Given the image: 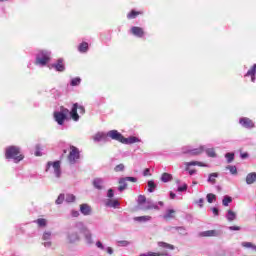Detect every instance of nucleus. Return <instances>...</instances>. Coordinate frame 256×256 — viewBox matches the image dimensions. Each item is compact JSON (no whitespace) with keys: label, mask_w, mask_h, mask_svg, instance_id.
<instances>
[{"label":"nucleus","mask_w":256,"mask_h":256,"mask_svg":"<svg viewBox=\"0 0 256 256\" xmlns=\"http://www.w3.org/2000/svg\"><path fill=\"white\" fill-rule=\"evenodd\" d=\"M5 157L6 159H13L15 163H19V161H23L25 158L17 146L8 147L5 152Z\"/></svg>","instance_id":"f257e3e1"},{"label":"nucleus","mask_w":256,"mask_h":256,"mask_svg":"<svg viewBox=\"0 0 256 256\" xmlns=\"http://www.w3.org/2000/svg\"><path fill=\"white\" fill-rule=\"evenodd\" d=\"M70 113L71 112H69V109L61 107L60 111L54 112L53 116L58 125H63V123H65V120L67 119V115H69Z\"/></svg>","instance_id":"f03ea898"},{"label":"nucleus","mask_w":256,"mask_h":256,"mask_svg":"<svg viewBox=\"0 0 256 256\" xmlns=\"http://www.w3.org/2000/svg\"><path fill=\"white\" fill-rule=\"evenodd\" d=\"M77 110L79 111L80 115H85V106H82L78 103H74L72 105V109L70 111V117L72 121H79V113H77Z\"/></svg>","instance_id":"7ed1b4c3"},{"label":"nucleus","mask_w":256,"mask_h":256,"mask_svg":"<svg viewBox=\"0 0 256 256\" xmlns=\"http://www.w3.org/2000/svg\"><path fill=\"white\" fill-rule=\"evenodd\" d=\"M81 157L80 152H79V148L71 145L70 146V152L68 154V161L69 163H71V165H74V163H77V161H79V158Z\"/></svg>","instance_id":"20e7f679"},{"label":"nucleus","mask_w":256,"mask_h":256,"mask_svg":"<svg viewBox=\"0 0 256 256\" xmlns=\"http://www.w3.org/2000/svg\"><path fill=\"white\" fill-rule=\"evenodd\" d=\"M51 60V53L41 50L40 56L36 57V64L45 66Z\"/></svg>","instance_id":"39448f33"},{"label":"nucleus","mask_w":256,"mask_h":256,"mask_svg":"<svg viewBox=\"0 0 256 256\" xmlns=\"http://www.w3.org/2000/svg\"><path fill=\"white\" fill-rule=\"evenodd\" d=\"M127 181H131V183H137V178L125 177V178L120 179L118 191H125V189H127Z\"/></svg>","instance_id":"423d86ee"},{"label":"nucleus","mask_w":256,"mask_h":256,"mask_svg":"<svg viewBox=\"0 0 256 256\" xmlns=\"http://www.w3.org/2000/svg\"><path fill=\"white\" fill-rule=\"evenodd\" d=\"M51 166H53L56 177H61V162L60 161L48 162L46 171H49Z\"/></svg>","instance_id":"0eeeda50"},{"label":"nucleus","mask_w":256,"mask_h":256,"mask_svg":"<svg viewBox=\"0 0 256 256\" xmlns=\"http://www.w3.org/2000/svg\"><path fill=\"white\" fill-rule=\"evenodd\" d=\"M108 137H110V139H113L114 141H119V143H123L125 137L123 136V134L119 133V131L117 130H111L108 132Z\"/></svg>","instance_id":"6e6552de"},{"label":"nucleus","mask_w":256,"mask_h":256,"mask_svg":"<svg viewBox=\"0 0 256 256\" xmlns=\"http://www.w3.org/2000/svg\"><path fill=\"white\" fill-rule=\"evenodd\" d=\"M239 123H240V125H242V127H245L246 129H253V127H255L253 120H251L247 117L241 118L239 120Z\"/></svg>","instance_id":"1a4fd4ad"},{"label":"nucleus","mask_w":256,"mask_h":256,"mask_svg":"<svg viewBox=\"0 0 256 256\" xmlns=\"http://www.w3.org/2000/svg\"><path fill=\"white\" fill-rule=\"evenodd\" d=\"M203 151H205V147L204 146H199L196 149H191L188 151H182L183 155H201V153H203Z\"/></svg>","instance_id":"9d476101"},{"label":"nucleus","mask_w":256,"mask_h":256,"mask_svg":"<svg viewBox=\"0 0 256 256\" xmlns=\"http://www.w3.org/2000/svg\"><path fill=\"white\" fill-rule=\"evenodd\" d=\"M131 33L132 35H135V37H140V38L145 35V31L143 30V28L138 26H133L131 28Z\"/></svg>","instance_id":"9b49d317"},{"label":"nucleus","mask_w":256,"mask_h":256,"mask_svg":"<svg viewBox=\"0 0 256 256\" xmlns=\"http://www.w3.org/2000/svg\"><path fill=\"white\" fill-rule=\"evenodd\" d=\"M91 206H89V204H81L80 205V213H82V215H91Z\"/></svg>","instance_id":"f8f14e48"},{"label":"nucleus","mask_w":256,"mask_h":256,"mask_svg":"<svg viewBox=\"0 0 256 256\" xmlns=\"http://www.w3.org/2000/svg\"><path fill=\"white\" fill-rule=\"evenodd\" d=\"M52 67H54V69L59 72L65 71V64L63 63V59H58L57 63L53 64Z\"/></svg>","instance_id":"ddd939ff"},{"label":"nucleus","mask_w":256,"mask_h":256,"mask_svg":"<svg viewBox=\"0 0 256 256\" xmlns=\"http://www.w3.org/2000/svg\"><path fill=\"white\" fill-rule=\"evenodd\" d=\"M139 141H141V140H139V138H137L135 136H131L129 138H124L122 143L124 145H133V143H139Z\"/></svg>","instance_id":"4468645a"},{"label":"nucleus","mask_w":256,"mask_h":256,"mask_svg":"<svg viewBox=\"0 0 256 256\" xmlns=\"http://www.w3.org/2000/svg\"><path fill=\"white\" fill-rule=\"evenodd\" d=\"M200 237H217V230H207L204 232H200Z\"/></svg>","instance_id":"2eb2a0df"},{"label":"nucleus","mask_w":256,"mask_h":256,"mask_svg":"<svg viewBox=\"0 0 256 256\" xmlns=\"http://www.w3.org/2000/svg\"><path fill=\"white\" fill-rule=\"evenodd\" d=\"M255 181H256V173L255 172H251L246 176L247 185H253V183H255Z\"/></svg>","instance_id":"dca6fc26"},{"label":"nucleus","mask_w":256,"mask_h":256,"mask_svg":"<svg viewBox=\"0 0 256 256\" xmlns=\"http://www.w3.org/2000/svg\"><path fill=\"white\" fill-rule=\"evenodd\" d=\"M106 207H113L114 209L119 207V200L108 199L105 202Z\"/></svg>","instance_id":"f3484780"},{"label":"nucleus","mask_w":256,"mask_h":256,"mask_svg":"<svg viewBox=\"0 0 256 256\" xmlns=\"http://www.w3.org/2000/svg\"><path fill=\"white\" fill-rule=\"evenodd\" d=\"M139 15H143V12L142 11L131 10L127 14V19H137V17H139Z\"/></svg>","instance_id":"a211bd4d"},{"label":"nucleus","mask_w":256,"mask_h":256,"mask_svg":"<svg viewBox=\"0 0 256 256\" xmlns=\"http://www.w3.org/2000/svg\"><path fill=\"white\" fill-rule=\"evenodd\" d=\"M78 51L80 53H87V51H89V43L87 42L80 43L78 46Z\"/></svg>","instance_id":"6ab92c4d"},{"label":"nucleus","mask_w":256,"mask_h":256,"mask_svg":"<svg viewBox=\"0 0 256 256\" xmlns=\"http://www.w3.org/2000/svg\"><path fill=\"white\" fill-rule=\"evenodd\" d=\"M255 73H256V64H254L251 69L248 70L245 77H251L252 81H255Z\"/></svg>","instance_id":"aec40b11"},{"label":"nucleus","mask_w":256,"mask_h":256,"mask_svg":"<svg viewBox=\"0 0 256 256\" xmlns=\"http://www.w3.org/2000/svg\"><path fill=\"white\" fill-rule=\"evenodd\" d=\"M93 186L95 187V189H103V179L101 178H95L93 180Z\"/></svg>","instance_id":"412c9836"},{"label":"nucleus","mask_w":256,"mask_h":256,"mask_svg":"<svg viewBox=\"0 0 256 256\" xmlns=\"http://www.w3.org/2000/svg\"><path fill=\"white\" fill-rule=\"evenodd\" d=\"M173 180V175L169 174V173H163L161 176V181L163 183H169V181Z\"/></svg>","instance_id":"4be33fe9"},{"label":"nucleus","mask_w":256,"mask_h":256,"mask_svg":"<svg viewBox=\"0 0 256 256\" xmlns=\"http://www.w3.org/2000/svg\"><path fill=\"white\" fill-rule=\"evenodd\" d=\"M68 240L70 243H75L79 241V234L77 232H73L70 235H68Z\"/></svg>","instance_id":"5701e85b"},{"label":"nucleus","mask_w":256,"mask_h":256,"mask_svg":"<svg viewBox=\"0 0 256 256\" xmlns=\"http://www.w3.org/2000/svg\"><path fill=\"white\" fill-rule=\"evenodd\" d=\"M217 177H219L218 173H211L208 177V183H211V185H215V183H217Z\"/></svg>","instance_id":"b1692460"},{"label":"nucleus","mask_w":256,"mask_h":256,"mask_svg":"<svg viewBox=\"0 0 256 256\" xmlns=\"http://www.w3.org/2000/svg\"><path fill=\"white\" fill-rule=\"evenodd\" d=\"M164 219H175V210H167L166 214L164 215Z\"/></svg>","instance_id":"393cba45"},{"label":"nucleus","mask_w":256,"mask_h":256,"mask_svg":"<svg viewBox=\"0 0 256 256\" xmlns=\"http://www.w3.org/2000/svg\"><path fill=\"white\" fill-rule=\"evenodd\" d=\"M226 218L229 221H235V219H237V214L235 212H233L232 210H228V214H227Z\"/></svg>","instance_id":"a878e982"},{"label":"nucleus","mask_w":256,"mask_h":256,"mask_svg":"<svg viewBox=\"0 0 256 256\" xmlns=\"http://www.w3.org/2000/svg\"><path fill=\"white\" fill-rule=\"evenodd\" d=\"M242 247H245L246 249H252L253 251H256V245L251 242H242Z\"/></svg>","instance_id":"bb28decb"},{"label":"nucleus","mask_w":256,"mask_h":256,"mask_svg":"<svg viewBox=\"0 0 256 256\" xmlns=\"http://www.w3.org/2000/svg\"><path fill=\"white\" fill-rule=\"evenodd\" d=\"M156 187H157V185L155 184V182L153 180L148 181V193H153V191H155Z\"/></svg>","instance_id":"cd10ccee"},{"label":"nucleus","mask_w":256,"mask_h":256,"mask_svg":"<svg viewBox=\"0 0 256 256\" xmlns=\"http://www.w3.org/2000/svg\"><path fill=\"white\" fill-rule=\"evenodd\" d=\"M38 227H47V219L40 218L36 220Z\"/></svg>","instance_id":"c85d7f7f"},{"label":"nucleus","mask_w":256,"mask_h":256,"mask_svg":"<svg viewBox=\"0 0 256 256\" xmlns=\"http://www.w3.org/2000/svg\"><path fill=\"white\" fill-rule=\"evenodd\" d=\"M134 221H139V222H145V221H151V216H139L135 217Z\"/></svg>","instance_id":"c756f323"},{"label":"nucleus","mask_w":256,"mask_h":256,"mask_svg":"<svg viewBox=\"0 0 256 256\" xmlns=\"http://www.w3.org/2000/svg\"><path fill=\"white\" fill-rule=\"evenodd\" d=\"M233 201V198H231V196H225L224 199L222 200V205H224V207H228L229 203H231Z\"/></svg>","instance_id":"7c9ffc66"},{"label":"nucleus","mask_w":256,"mask_h":256,"mask_svg":"<svg viewBox=\"0 0 256 256\" xmlns=\"http://www.w3.org/2000/svg\"><path fill=\"white\" fill-rule=\"evenodd\" d=\"M140 256H167V253L148 252L147 254H141Z\"/></svg>","instance_id":"2f4dec72"},{"label":"nucleus","mask_w":256,"mask_h":256,"mask_svg":"<svg viewBox=\"0 0 256 256\" xmlns=\"http://www.w3.org/2000/svg\"><path fill=\"white\" fill-rule=\"evenodd\" d=\"M105 139V133L99 132L94 135V141H103Z\"/></svg>","instance_id":"473e14b6"},{"label":"nucleus","mask_w":256,"mask_h":256,"mask_svg":"<svg viewBox=\"0 0 256 256\" xmlns=\"http://www.w3.org/2000/svg\"><path fill=\"white\" fill-rule=\"evenodd\" d=\"M207 201L208 203H213V201H217V196L213 193L207 194Z\"/></svg>","instance_id":"72a5a7b5"},{"label":"nucleus","mask_w":256,"mask_h":256,"mask_svg":"<svg viewBox=\"0 0 256 256\" xmlns=\"http://www.w3.org/2000/svg\"><path fill=\"white\" fill-rule=\"evenodd\" d=\"M225 157L227 159V163H233V161L235 160L234 153H226Z\"/></svg>","instance_id":"f704fd0d"},{"label":"nucleus","mask_w":256,"mask_h":256,"mask_svg":"<svg viewBox=\"0 0 256 256\" xmlns=\"http://www.w3.org/2000/svg\"><path fill=\"white\" fill-rule=\"evenodd\" d=\"M158 245H159V247H163L165 249H175V246H173L171 244H167L165 242H159Z\"/></svg>","instance_id":"c9c22d12"},{"label":"nucleus","mask_w":256,"mask_h":256,"mask_svg":"<svg viewBox=\"0 0 256 256\" xmlns=\"http://www.w3.org/2000/svg\"><path fill=\"white\" fill-rule=\"evenodd\" d=\"M115 173H120L121 171H125V165L124 164H118L114 167Z\"/></svg>","instance_id":"e433bc0d"},{"label":"nucleus","mask_w":256,"mask_h":256,"mask_svg":"<svg viewBox=\"0 0 256 256\" xmlns=\"http://www.w3.org/2000/svg\"><path fill=\"white\" fill-rule=\"evenodd\" d=\"M206 154L208 157H217V153L215 152V149L209 148L206 150Z\"/></svg>","instance_id":"4c0bfd02"},{"label":"nucleus","mask_w":256,"mask_h":256,"mask_svg":"<svg viewBox=\"0 0 256 256\" xmlns=\"http://www.w3.org/2000/svg\"><path fill=\"white\" fill-rule=\"evenodd\" d=\"M176 231H178L179 235H187V229L185 227H176Z\"/></svg>","instance_id":"58836bf2"},{"label":"nucleus","mask_w":256,"mask_h":256,"mask_svg":"<svg viewBox=\"0 0 256 256\" xmlns=\"http://www.w3.org/2000/svg\"><path fill=\"white\" fill-rule=\"evenodd\" d=\"M80 84H81V78H74L71 81L72 87H77V85H80Z\"/></svg>","instance_id":"ea45409f"},{"label":"nucleus","mask_w":256,"mask_h":256,"mask_svg":"<svg viewBox=\"0 0 256 256\" xmlns=\"http://www.w3.org/2000/svg\"><path fill=\"white\" fill-rule=\"evenodd\" d=\"M75 201V195L73 194H67L66 195V202L67 203H73Z\"/></svg>","instance_id":"a19ab883"},{"label":"nucleus","mask_w":256,"mask_h":256,"mask_svg":"<svg viewBox=\"0 0 256 256\" xmlns=\"http://www.w3.org/2000/svg\"><path fill=\"white\" fill-rule=\"evenodd\" d=\"M146 201H147V198L145 197V195L138 196V205H143V203H145Z\"/></svg>","instance_id":"79ce46f5"},{"label":"nucleus","mask_w":256,"mask_h":256,"mask_svg":"<svg viewBox=\"0 0 256 256\" xmlns=\"http://www.w3.org/2000/svg\"><path fill=\"white\" fill-rule=\"evenodd\" d=\"M226 169H228L232 175H237V167L236 166H227Z\"/></svg>","instance_id":"37998d69"},{"label":"nucleus","mask_w":256,"mask_h":256,"mask_svg":"<svg viewBox=\"0 0 256 256\" xmlns=\"http://www.w3.org/2000/svg\"><path fill=\"white\" fill-rule=\"evenodd\" d=\"M63 201H65V194H60L56 200V204L61 205V203H63Z\"/></svg>","instance_id":"c03bdc74"},{"label":"nucleus","mask_w":256,"mask_h":256,"mask_svg":"<svg viewBox=\"0 0 256 256\" xmlns=\"http://www.w3.org/2000/svg\"><path fill=\"white\" fill-rule=\"evenodd\" d=\"M43 239L44 241H48V239H51V232H44Z\"/></svg>","instance_id":"a18cd8bd"},{"label":"nucleus","mask_w":256,"mask_h":256,"mask_svg":"<svg viewBox=\"0 0 256 256\" xmlns=\"http://www.w3.org/2000/svg\"><path fill=\"white\" fill-rule=\"evenodd\" d=\"M114 196H115V193L113 192V189H109L107 193V198L113 199Z\"/></svg>","instance_id":"49530a36"},{"label":"nucleus","mask_w":256,"mask_h":256,"mask_svg":"<svg viewBox=\"0 0 256 256\" xmlns=\"http://www.w3.org/2000/svg\"><path fill=\"white\" fill-rule=\"evenodd\" d=\"M185 171H188L189 175H195L197 173V170L190 169L189 167H186Z\"/></svg>","instance_id":"de8ad7c7"},{"label":"nucleus","mask_w":256,"mask_h":256,"mask_svg":"<svg viewBox=\"0 0 256 256\" xmlns=\"http://www.w3.org/2000/svg\"><path fill=\"white\" fill-rule=\"evenodd\" d=\"M35 155L36 157H41V147L39 145L36 146Z\"/></svg>","instance_id":"09e8293b"},{"label":"nucleus","mask_w":256,"mask_h":256,"mask_svg":"<svg viewBox=\"0 0 256 256\" xmlns=\"http://www.w3.org/2000/svg\"><path fill=\"white\" fill-rule=\"evenodd\" d=\"M197 165V161H192V162H186L185 163V167H192Z\"/></svg>","instance_id":"8fccbe9b"},{"label":"nucleus","mask_w":256,"mask_h":256,"mask_svg":"<svg viewBox=\"0 0 256 256\" xmlns=\"http://www.w3.org/2000/svg\"><path fill=\"white\" fill-rule=\"evenodd\" d=\"M178 191L181 193L183 191H187V184H183L182 186L178 187Z\"/></svg>","instance_id":"3c124183"},{"label":"nucleus","mask_w":256,"mask_h":256,"mask_svg":"<svg viewBox=\"0 0 256 256\" xmlns=\"http://www.w3.org/2000/svg\"><path fill=\"white\" fill-rule=\"evenodd\" d=\"M143 175H144V177H151V173H150L149 168H146V169L144 170Z\"/></svg>","instance_id":"603ef678"},{"label":"nucleus","mask_w":256,"mask_h":256,"mask_svg":"<svg viewBox=\"0 0 256 256\" xmlns=\"http://www.w3.org/2000/svg\"><path fill=\"white\" fill-rule=\"evenodd\" d=\"M85 237H86L87 243H89V244L93 243V239L91 238V234H86Z\"/></svg>","instance_id":"864d4df0"},{"label":"nucleus","mask_w":256,"mask_h":256,"mask_svg":"<svg viewBox=\"0 0 256 256\" xmlns=\"http://www.w3.org/2000/svg\"><path fill=\"white\" fill-rule=\"evenodd\" d=\"M229 229L230 231H241V227L239 226H230Z\"/></svg>","instance_id":"5fc2aeb1"},{"label":"nucleus","mask_w":256,"mask_h":256,"mask_svg":"<svg viewBox=\"0 0 256 256\" xmlns=\"http://www.w3.org/2000/svg\"><path fill=\"white\" fill-rule=\"evenodd\" d=\"M205 203V200L203 198H200L198 201H197V204L199 205V207H203V204Z\"/></svg>","instance_id":"6e6d98bb"},{"label":"nucleus","mask_w":256,"mask_h":256,"mask_svg":"<svg viewBox=\"0 0 256 256\" xmlns=\"http://www.w3.org/2000/svg\"><path fill=\"white\" fill-rule=\"evenodd\" d=\"M212 212H213V214L216 215V216L219 215V209H218V208H215V207L212 208Z\"/></svg>","instance_id":"4d7b16f0"},{"label":"nucleus","mask_w":256,"mask_h":256,"mask_svg":"<svg viewBox=\"0 0 256 256\" xmlns=\"http://www.w3.org/2000/svg\"><path fill=\"white\" fill-rule=\"evenodd\" d=\"M72 217H79V211L73 210Z\"/></svg>","instance_id":"13d9d810"},{"label":"nucleus","mask_w":256,"mask_h":256,"mask_svg":"<svg viewBox=\"0 0 256 256\" xmlns=\"http://www.w3.org/2000/svg\"><path fill=\"white\" fill-rule=\"evenodd\" d=\"M96 246H97L99 249H104L103 243H101V241H98V242L96 243Z\"/></svg>","instance_id":"bf43d9fd"},{"label":"nucleus","mask_w":256,"mask_h":256,"mask_svg":"<svg viewBox=\"0 0 256 256\" xmlns=\"http://www.w3.org/2000/svg\"><path fill=\"white\" fill-rule=\"evenodd\" d=\"M196 165H198V167H207V164H204L203 162H199V161H197Z\"/></svg>","instance_id":"052dcab7"},{"label":"nucleus","mask_w":256,"mask_h":256,"mask_svg":"<svg viewBox=\"0 0 256 256\" xmlns=\"http://www.w3.org/2000/svg\"><path fill=\"white\" fill-rule=\"evenodd\" d=\"M107 253H108L109 255H113V248L108 247V248H107Z\"/></svg>","instance_id":"680f3d73"},{"label":"nucleus","mask_w":256,"mask_h":256,"mask_svg":"<svg viewBox=\"0 0 256 256\" xmlns=\"http://www.w3.org/2000/svg\"><path fill=\"white\" fill-rule=\"evenodd\" d=\"M247 157H249V154H248V153H242V154H241V158H242V159H247Z\"/></svg>","instance_id":"e2e57ef3"},{"label":"nucleus","mask_w":256,"mask_h":256,"mask_svg":"<svg viewBox=\"0 0 256 256\" xmlns=\"http://www.w3.org/2000/svg\"><path fill=\"white\" fill-rule=\"evenodd\" d=\"M175 197H177V195L175 193H173V192H170V198L171 199H175Z\"/></svg>","instance_id":"0e129e2a"},{"label":"nucleus","mask_w":256,"mask_h":256,"mask_svg":"<svg viewBox=\"0 0 256 256\" xmlns=\"http://www.w3.org/2000/svg\"><path fill=\"white\" fill-rule=\"evenodd\" d=\"M44 246H45V247H51V242H46V243H44Z\"/></svg>","instance_id":"69168bd1"},{"label":"nucleus","mask_w":256,"mask_h":256,"mask_svg":"<svg viewBox=\"0 0 256 256\" xmlns=\"http://www.w3.org/2000/svg\"><path fill=\"white\" fill-rule=\"evenodd\" d=\"M183 151H191V149H185V148H182Z\"/></svg>","instance_id":"338daca9"},{"label":"nucleus","mask_w":256,"mask_h":256,"mask_svg":"<svg viewBox=\"0 0 256 256\" xmlns=\"http://www.w3.org/2000/svg\"><path fill=\"white\" fill-rule=\"evenodd\" d=\"M159 205L163 206V202H159Z\"/></svg>","instance_id":"774afa93"}]
</instances>
